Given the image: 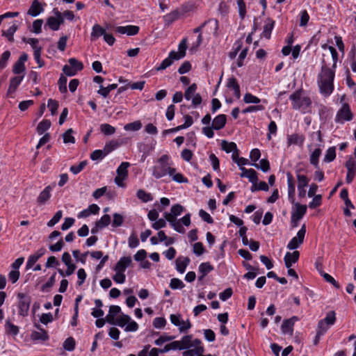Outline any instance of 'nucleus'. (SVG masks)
Instances as JSON below:
<instances>
[{
    "instance_id": "1",
    "label": "nucleus",
    "mask_w": 356,
    "mask_h": 356,
    "mask_svg": "<svg viewBox=\"0 0 356 356\" xmlns=\"http://www.w3.org/2000/svg\"><path fill=\"white\" fill-rule=\"evenodd\" d=\"M334 72L329 68L325 60H323L321 73L318 74V86L320 91L325 96L330 95L334 90Z\"/></svg>"
},
{
    "instance_id": "2",
    "label": "nucleus",
    "mask_w": 356,
    "mask_h": 356,
    "mask_svg": "<svg viewBox=\"0 0 356 356\" xmlns=\"http://www.w3.org/2000/svg\"><path fill=\"white\" fill-rule=\"evenodd\" d=\"M170 157L167 154L162 155L158 160L157 164L153 167L152 175L156 179L161 178L166 175H173L176 169L171 168L169 163Z\"/></svg>"
},
{
    "instance_id": "3",
    "label": "nucleus",
    "mask_w": 356,
    "mask_h": 356,
    "mask_svg": "<svg viewBox=\"0 0 356 356\" xmlns=\"http://www.w3.org/2000/svg\"><path fill=\"white\" fill-rule=\"evenodd\" d=\"M302 90H298L289 97V99L293 102V108L295 110L301 108H306L312 104V101L309 97H302Z\"/></svg>"
},
{
    "instance_id": "4",
    "label": "nucleus",
    "mask_w": 356,
    "mask_h": 356,
    "mask_svg": "<svg viewBox=\"0 0 356 356\" xmlns=\"http://www.w3.org/2000/svg\"><path fill=\"white\" fill-rule=\"evenodd\" d=\"M19 298V314L22 316H26L29 313L31 298L29 295L23 293L17 294Z\"/></svg>"
},
{
    "instance_id": "5",
    "label": "nucleus",
    "mask_w": 356,
    "mask_h": 356,
    "mask_svg": "<svg viewBox=\"0 0 356 356\" xmlns=\"http://www.w3.org/2000/svg\"><path fill=\"white\" fill-rule=\"evenodd\" d=\"M353 118V115L350 111V106L345 103L337 113L335 121L338 123H343L344 121H350Z\"/></svg>"
},
{
    "instance_id": "6",
    "label": "nucleus",
    "mask_w": 356,
    "mask_h": 356,
    "mask_svg": "<svg viewBox=\"0 0 356 356\" xmlns=\"http://www.w3.org/2000/svg\"><path fill=\"white\" fill-rule=\"evenodd\" d=\"M305 234L306 225L303 224L300 229L298 232L297 236L292 238L288 243L287 248L289 250H295L298 248L303 243Z\"/></svg>"
},
{
    "instance_id": "7",
    "label": "nucleus",
    "mask_w": 356,
    "mask_h": 356,
    "mask_svg": "<svg viewBox=\"0 0 356 356\" xmlns=\"http://www.w3.org/2000/svg\"><path fill=\"white\" fill-rule=\"evenodd\" d=\"M299 320L298 317L293 316L290 318L284 320L281 326V330L283 334H288L290 336H293V327L295 322Z\"/></svg>"
},
{
    "instance_id": "8",
    "label": "nucleus",
    "mask_w": 356,
    "mask_h": 356,
    "mask_svg": "<svg viewBox=\"0 0 356 356\" xmlns=\"http://www.w3.org/2000/svg\"><path fill=\"white\" fill-rule=\"evenodd\" d=\"M35 327L40 331H33L31 334V339L33 341H45L48 340L49 336L47 332L42 329L39 324H35Z\"/></svg>"
},
{
    "instance_id": "9",
    "label": "nucleus",
    "mask_w": 356,
    "mask_h": 356,
    "mask_svg": "<svg viewBox=\"0 0 356 356\" xmlns=\"http://www.w3.org/2000/svg\"><path fill=\"white\" fill-rule=\"evenodd\" d=\"M115 31L120 34H127V35H135L139 31L138 26L128 25L126 26H117L115 28Z\"/></svg>"
},
{
    "instance_id": "10",
    "label": "nucleus",
    "mask_w": 356,
    "mask_h": 356,
    "mask_svg": "<svg viewBox=\"0 0 356 356\" xmlns=\"http://www.w3.org/2000/svg\"><path fill=\"white\" fill-rule=\"evenodd\" d=\"M132 264V259L130 256L129 257H122L120 259V260L117 262L114 270L115 272H122L124 273L126 268L131 266Z\"/></svg>"
},
{
    "instance_id": "11",
    "label": "nucleus",
    "mask_w": 356,
    "mask_h": 356,
    "mask_svg": "<svg viewBox=\"0 0 356 356\" xmlns=\"http://www.w3.org/2000/svg\"><path fill=\"white\" fill-rule=\"evenodd\" d=\"M286 177H287L289 200L291 201V202L292 204H294V201H295L294 197H295V191H296L294 179H293L292 175L291 174V172H287Z\"/></svg>"
},
{
    "instance_id": "12",
    "label": "nucleus",
    "mask_w": 356,
    "mask_h": 356,
    "mask_svg": "<svg viewBox=\"0 0 356 356\" xmlns=\"http://www.w3.org/2000/svg\"><path fill=\"white\" fill-rule=\"evenodd\" d=\"M44 11L42 4L38 0H33L32 3L27 11V15L36 17Z\"/></svg>"
},
{
    "instance_id": "13",
    "label": "nucleus",
    "mask_w": 356,
    "mask_h": 356,
    "mask_svg": "<svg viewBox=\"0 0 356 356\" xmlns=\"http://www.w3.org/2000/svg\"><path fill=\"white\" fill-rule=\"evenodd\" d=\"M299 257L300 252L298 250H295L292 253L286 252L284 258L286 267L289 268L293 264H295L298 261Z\"/></svg>"
},
{
    "instance_id": "14",
    "label": "nucleus",
    "mask_w": 356,
    "mask_h": 356,
    "mask_svg": "<svg viewBox=\"0 0 356 356\" xmlns=\"http://www.w3.org/2000/svg\"><path fill=\"white\" fill-rule=\"evenodd\" d=\"M242 173L241 174V177H248L249 181L252 184H257L258 181L257 173L254 169H246L244 167L240 168Z\"/></svg>"
},
{
    "instance_id": "15",
    "label": "nucleus",
    "mask_w": 356,
    "mask_h": 356,
    "mask_svg": "<svg viewBox=\"0 0 356 356\" xmlns=\"http://www.w3.org/2000/svg\"><path fill=\"white\" fill-rule=\"evenodd\" d=\"M177 60L175 56V51H172L170 52L168 57L164 59L159 67L156 68V71H162L165 70L168 67L170 66L173 60Z\"/></svg>"
},
{
    "instance_id": "16",
    "label": "nucleus",
    "mask_w": 356,
    "mask_h": 356,
    "mask_svg": "<svg viewBox=\"0 0 356 356\" xmlns=\"http://www.w3.org/2000/svg\"><path fill=\"white\" fill-rule=\"evenodd\" d=\"M227 116L225 114L217 115L213 120L212 127L215 130H220L226 124Z\"/></svg>"
},
{
    "instance_id": "17",
    "label": "nucleus",
    "mask_w": 356,
    "mask_h": 356,
    "mask_svg": "<svg viewBox=\"0 0 356 356\" xmlns=\"http://www.w3.org/2000/svg\"><path fill=\"white\" fill-rule=\"evenodd\" d=\"M296 210L292 211L291 216L297 219L301 220L307 212V207L305 204L295 203Z\"/></svg>"
},
{
    "instance_id": "18",
    "label": "nucleus",
    "mask_w": 356,
    "mask_h": 356,
    "mask_svg": "<svg viewBox=\"0 0 356 356\" xmlns=\"http://www.w3.org/2000/svg\"><path fill=\"white\" fill-rule=\"evenodd\" d=\"M23 79L24 76H17L10 79L9 87L7 91L8 95H11L15 92Z\"/></svg>"
},
{
    "instance_id": "19",
    "label": "nucleus",
    "mask_w": 356,
    "mask_h": 356,
    "mask_svg": "<svg viewBox=\"0 0 356 356\" xmlns=\"http://www.w3.org/2000/svg\"><path fill=\"white\" fill-rule=\"evenodd\" d=\"M274 25L275 21L270 18H268L266 21L265 25L264 26V30L261 36L266 38V39H270Z\"/></svg>"
},
{
    "instance_id": "20",
    "label": "nucleus",
    "mask_w": 356,
    "mask_h": 356,
    "mask_svg": "<svg viewBox=\"0 0 356 356\" xmlns=\"http://www.w3.org/2000/svg\"><path fill=\"white\" fill-rule=\"evenodd\" d=\"M44 252H45V250L42 248L40 250H38L34 254L29 256V259L26 263V268H31L38 261V260L42 256H43Z\"/></svg>"
},
{
    "instance_id": "21",
    "label": "nucleus",
    "mask_w": 356,
    "mask_h": 356,
    "mask_svg": "<svg viewBox=\"0 0 356 356\" xmlns=\"http://www.w3.org/2000/svg\"><path fill=\"white\" fill-rule=\"evenodd\" d=\"M51 187L47 186L39 195L37 202L39 204H44L51 197Z\"/></svg>"
},
{
    "instance_id": "22",
    "label": "nucleus",
    "mask_w": 356,
    "mask_h": 356,
    "mask_svg": "<svg viewBox=\"0 0 356 356\" xmlns=\"http://www.w3.org/2000/svg\"><path fill=\"white\" fill-rule=\"evenodd\" d=\"M179 52L175 51V56L177 57V60H179L184 58L186 56V51L187 49V38H184L180 42L179 47Z\"/></svg>"
},
{
    "instance_id": "23",
    "label": "nucleus",
    "mask_w": 356,
    "mask_h": 356,
    "mask_svg": "<svg viewBox=\"0 0 356 356\" xmlns=\"http://www.w3.org/2000/svg\"><path fill=\"white\" fill-rule=\"evenodd\" d=\"M190 262L188 257H184L183 259L179 257L176 259V268L180 273H184L186 266Z\"/></svg>"
},
{
    "instance_id": "24",
    "label": "nucleus",
    "mask_w": 356,
    "mask_h": 356,
    "mask_svg": "<svg viewBox=\"0 0 356 356\" xmlns=\"http://www.w3.org/2000/svg\"><path fill=\"white\" fill-rule=\"evenodd\" d=\"M181 15V13L179 11V10H175L171 13L167 14L163 17L165 23L168 25L172 24L174 21L179 19Z\"/></svg>"
},
{
    "instance_id": "25",
    "label": "nucleus",
    "mask_w": 356,
    "mask_h": 356,
    "mask_svg": "<svg viewBox=\"0 0 356 356\" xmlns=\"http://www.w3.org/2000/svg\"><path fill=\"white\" fill-rule=\"evenodd\" d=\"M18 29V26L15 24H13L7 31H2V36L6 37L10 42L14 41V33Z\"/></svg>"
},
{
    "instance_id": "26",
    "label": "nucleus",
    "mask_w": 356,
    "mask_h": 356,
    "mask_svg": "<svg viewBox=\"0 0 356 356\" xmlns=\"http://www.w3.org/2000/svg\"><path fill=\"white\" fill-rule=\"evenodd\" d=\"M321 154V150L320 148H316L314 151L311 154L309 161L312 165H313L315 168L319 169L318 166V159Z\"/></svg>"
},
{
    "instance_id": "27",
    "label": "nucleus",
    "mask_w": 356,
    "mask_h": 356,
    "mask_svg": "<svg viewBox=\"0 0 356 356\" xmlns=\"http://www.w3.org/2000/svg\"><path fill=\"white\" fill-rule=\"evenodd\" d=\"M305 140V137L302 135H299L298 134H293L289 136L288 138V143L289 145H302Z\"/></svg>"
},
{
    "instance_id": "28",
    "label": "nucleus",
    "mask_w": 356,
    "mask_h": 356,
    "mask_svg": "<svg viewBox=\"0 0 356 356\" xmlns=\"http://www.w3.org/2000/svg\"><path fill=\"white\" fill-rule=\"evenodd\" d=\"M51 121L49 120H43L37 127L36 131L39 135L43 134L51 127Z\"/></svg>"
},
{
    "instance_id": "29",
    "label": "nucleus",
    "mask_w": 356,
    "mask_h": 356,
    "mask_svg": "<svg viewBox=\"0 0 356 356\" xmlns=\"http://www.w3.org/2000/svg\"><path fill=\"white\" fill-rule=\"evenodd\" d=\"M130 166L129 162H122L117 169V175L120 176L122 178H127L128 170L127 168Z\"/></svg>"
},
{
    "instance_id": "30",
    "label": "nucleus",
    "mask_w": 356,
    "mask_h": 356,
    "mask_svg": "<svg viewBox=\"0 0 356 356\" xmlns=\"http://www.w3.org/2000/svg\"><path fill=\"white\" fill-rule=\"evenodd\" d=\"M345 166L347 169V172L356 175V161L352 156H350L346 161Z\"/></svg>"
},
{
    "instance_id": "31",
    "label": "nucleus",
    "mask_w": 356,
    "mask_h": 356,
    "mask_svg": "<svg viewBox=\"0 0 356 356\" xmlns=\"http://www.w3.org/2000/svg\"><path fill=\"white\" fill-rule=\"evenodd\" d=\"M106 31L105 29H103L100 25L99 24H95L92 27V33H91V38L92 40L98 38L101 35H104L105 34Z\"/></svg>"
},
{
    "instance_id": "32",
    "label": "nucleus",
    "mask_w": 356,
    "mask_h": 356,
    "mask_svg": "<svg viewBox=\"0 0 356 356\" xmlns=\"http://www.w3.org/2000/svg\"><path fill=\"white\" fill-rule=\"evenodd\" d=\"M117 87H118V85L116 83L110 84L107 87H104V86H101L100 89L98 90L97 92L99 95H101L102 97H106L108 95L109 92L111 90L116 89Z\"/></svg>"
},
{
    "instance_id": "33",
    "label": "nucleus",
    "mask_w": 356,
    "mask_h": 356,
    "mask_svg": "<svg viewBox=\"0 0 356 356\" xmlns=\"http://www.w3.org/2000/svg\"><path fill=\"white\" fill-rule=\"evenodd\" d=\"M222 149L225 151L227 153H230L234 152L236 149H237L236 145L234 142H227L226 140H222L221 143Z\"/></svg>"
},
{
    "instance_id": "34",
    "label": "nucleus",
    "mask_w": 356,
    "mask_h": 356,
    "mask_svg": "<svg viewBox=\"0 0 356 356\" xmlns=\"http://www.w3.org/2000/svg\"><path fill=\"white\" fill-rule=\"evenodd\" d=\"M22 41L31 44L34 51L36 50L42 51V47L38 46L39 41L37 38H27L26 37H23Z\"/></svg>"
},
{
    "instance_id": "35",
    "label": "nucleus",
    "mask_w": 356,
    "mask_h": 356,
    "mask_svg": "<svg viewBox=\"0 0 356 356\" xmlns=\"http://www.w3.org/2000/svg\"><path fill=\"white\" fill-rule=\"evenodd\" d=\"M213 270V266L209 262L202 263L199 266V272L206 276Z\"/></svg>"
},
{
    "instance_id": "36",
    "label": "nucleus",
    "mask_w": 356,
    "mask_h": 356,
    "mask_svg": "<svg viewBox=\"0 0 356 356\" xmlns=\"http://www.w3.org/2000/svg\"><path fill=\"white\" fill-rule=\"evenodd\" d=\"M111 223V217L108 214L104 215L99 220L96 221V225L100 229L107 227Z\"/></svg>"
},
{
    "instance_id": "37",
    "label": "nucleus",
    "mask_w": 356,
    "mask_h": 356,
    "mask_svg": "<svg viewBox=\"0 0 356 356\" xmlns=\"http://www.w3.org/2000/svg\"><path fill=\"white\" fill-rule=\"evenodd\" d=\"M74 131L72 129H68L63 134V138L64 143H75V138L72 136Z\"/></svg>"
},
{
    "instance_id": "38",
    "label": "nucleus",
    "mask_w": 356,
    "mask_h": 356,
    "mask_svg": "<svg viewBox=\"0 0 356 356\" xmlns=\"http://www.w3.org/2000/svg\"><path fill=\"white\" fill-rule=\"evenodd\" d=\"M131 321V317L127 314H121L119 317L116 318L115 324L120 327H124Z\"/></svg>"
},
{
    "instance_id": "39",
    "label": "nucleus",
    "mask_w": 356,
    "mask_h": 356,
    "mask_svg": "<svg viewBox=\"0 0 356 356\" xmlns=\"http://www.w3.org/2000/svg\"><path fill=\"white\" fill-rule=\"evenodd\" d=\"M46 26H48L52 31H58L59 29L57 18L55 17H49L47 19Z\"/></svg>"
},
{
    "instance_id": "40",
    "label": "nucleus",
    "mask_w": 356,
    "mask_h": 356,
    "mask_svg": "<svg viewBox=\"0 0 356 356\" xmlns=\"http://www.w3.org/2000/svg\"><path fill=\"white\" fill-rule=\"evenodd\" d=\"M101 131L106 136L113 135L115 132V128L109 124H102L100 126Z\"/></svg>"
},
{
    "instance_id": "41",
    "label": "nucleus",
    "mask_w": 356,
    "mask_h": 356,
    "mask_svg": "<svg viewBox=\"0 0 356 356\" xmlns=\"http://www.w3.org/2000/svg\"><path fill=\"white\" fill-rule=\"evenodd\" d=\"M68 62L70 67L75 70L76 74L78 71H81L83 68V63L74 58H70Z\"/></svg>"
},
{
    "instance_id": "42",
    "label": "nucleus",
    "mask_w": 356,
    "mask_h": 356,
    "mask_svg": "<svg viewBox=\"0 0 356 356\" xmlns=\"http://www.w3.org/2000/svg\"><path fill=\"white\" fill-rule=\"evenodd\" d=\"M335 312L334 311L329 312L325 318L321 320L327 325H333L336 321V316H335Z\"/></svg>"
},
{
    "instance_id": "43",
    "label": "nucleus",
    "mask_w": 356,
    "mask_h": 356,
    "mask_svg": "<svg viewBox=\"0 0 356 356\" xmlns=\"http://www.w3.org/2000/svg\"><path fill=\"white\" fill-rule=\"evenodd\" d=\"M191 339V335H186L183 337L181 341H179L182 347V350L189 348L193 346Z\"/></svg>"
},
{
    "instance_id": "44",
    "label": "nucleus",
    "mask_w": 356,
    "mask_h": 356,
    "mask_svg": "<svg viewBox=\"0 0 356 356\" xmlns=\"http://www.w3.org/2000/svg\"><path fill=\"white\" fill-rule=\"evenodd\" d=\"M75 340L73 337H68L63 343V348L67 351H72L75 348Z\"/></svg>"
},
{
    "instance_id": "45",
    "label": "nucleus",
    "mask_w": 356,
    "mask_h": 356,
    "mask_svg": "<svg viewBox=\"0 0 356 356\" xmlns=\"http://www.w3.org/2000/svg\"><path fill=\"white\" fill-rule=\"evenodd\" d=\"M297 180H298V188H305L307 186L309 179L307 178L306 175L298 174L297 175Z\"/></svg>"
},
{
    "instance_id": "46",
    "label": "nucleus",
    "mask_w": 356,
    "mask_h": 356,
    "mask_svg": "<svg viewBox=\"0 0 356 356\" xmlns=\"http://www.w3.org/2000/svg\"><path fill=\"white\" fill-rule=\"evenodd\" d=\"M184 119H185V122L181 124V125H179L175 128H173V130H181V129H186V128H188L189 127H191L193 123V118L191 115H186L184 116Z\"/></svg>"
},
{
    "instance_id": "47",
    "label": "nucleus",
    "mask_w": 356,
    "mask_h": 356,
    "mask_svg": "<svg viewBox=\"0 0 356 356\" xmlns=\"http://www.w3.org/2000/svg\"><path fill=\"white\" fill-rule=\"evenodd\" d=\"M336 157V149L334 147H330L324 156V161L325 162H331Z\"/></svg>"
},
{
    "instance_id": "48",
    "label": "nucleus",
    "mask_w": 356,
    "mask_h": 356,
    "mask_svg": "<svg viewBox=\"0 0 356 356\" xmlns=\"http://www.w3.org/2000/svg\"><path fill=\"white\" fill-rule=\"evenodd\" d=\"M252 165H254L257 168H260L261 170L264 172H266L270 170L269 161L266 159H261L259 162V165L257 163H253Z\"/></svg>"
},
{
    "instance_id": "49",
    "label": "nucleus",
    "mask_w": 356,
    "mask_h": 356,
    "mask_svg": "<svg viewBox=\"0 0 356 356\" xmlns=\"http://www.w3.org/2000/svg\"><path fill=\"white\" fill-rule=\"evenodd\" d=\"M67 78L63 74L60 76L58 79V88L61 93H66L67 92Z\"/></svg>"
},
{
    "instance_id": "50",
    "label": "nucleus",
    "mask_w": 356,
    "mask_h": 356,
    "mask_svg": "<svg viewBox=\"0 0 356 356\" xmlns=\"http://www.w3.org/2000/svg\"><path fill=\"white\" fill-rule=\"evenodd\" d=\"M197 90V84L193 83L191 84L186 90L184 92V97L186 100H190L192 97V96L195 94V91Z\"/></svg>"
},
{
    "instance_id": "51",
    "label": "nucleus",
    "mask_w": 356,
    "mask_h": 356,
    "mask_svg": "<svg viewBox=\"0 0 356 356\" xmlns=\"http://www.w3.org/2000/svg\"><path fill=\"white\" fill-rule=\"evenodd\" d=\"M322 204V195H316L315 196H313V200L312 202L309 204V207L310 209H316L318 207H320Z\"/></svg>"
},
{
    "instance_id": "52",
    "label": "nucleus",
    "mask_w": 356,
    "mask_h": 356,
    "mask_svg": "<svg viewBox=\"0 0 356 356\" xmlns=\"http://www.w3.org/2000/svg\"><path fill=\"white\" fill-rule=\"evenodd\" d=\"M106 153L104 149H97L92 152L90 154V159L93 161L102 159L104 157L106 156Z\"/></svg>"
},
{
    "instance_id": "53",
    "label": "nucleus",
    "mask_w": 356,
    "mask_h": 356,
    "mask_svg": "<svg viewBox=\"0 0 356 356\" xmlns=\"http://www.w3.org/2000/svg\"><path fill=\"white\" fill-rule=\"evenodd\" d=\"M113 220L112 222V226L113 227H120L121 225H122L123 222H124V218L121 214L115 213L113 215Z\"/></svg>"
},
{
    "instance_id": "54",
    "label": "nucleus",
    "mask_w": 356,
    "mask_h": 356,
    "mask_svg": "<svg viewBox=\"0 0 356 356\" xmlns=\"http://www.w3.org/2000/svg\"><path fill=\"white\" fill-rule=\"evenodd\" d=\"M142 127L140 121H135L131 123L127 124L124 126V129L127 131H138Z\"/></svg>"
},
{
    "instance_id": "55",
    "label": "nucleus",
    "mask_w": 356,
    "mask_h": 356,
    "mask_svg": "<svg viewBox=\"0 0 356 356\" xmlns=\"http://www.w3.org/2000/svg\"><path fill=\"white\" fill-rule=\"evenodd\" d=\"M243 101L246 104H259L261 102V99L251 93H246L244 95Z\"/></svg>"
},
{
    "instance_id": "56",
    "label": "nucleus",
    "mask_w": 356,
    "mask_h": 356,
    "mask_svg": "<svg viewBox=\"0 0 356 356\" xmlns=\"http://www.w3.org/2000/svg\"><path fill=\"white\" fill-rule=\"evenodd\" d=\"M321 275L323 277L326 282L332 284L335 288L339 289V284L328 273L320 271Z\"/></svg>"
},
{
    "instance_id": "57",
    "label": "nucleus",
    "mask_w": 356,
    "mask_h": 356,
    "mask_svg": "<svg viewBox=\"0 0 356 356\" xmlns=\"http://www.w3.org/2000/svg\"><path fill=\"white\" fill-rule=\"evenodd\" d=\"M10 56V52L9 51H4L0 58V70L4 69L7 65V62Z\"/></svg>"
},
{
    "instance_id": "58",
    "label": "nucleus",
    "mask_w": 356,
    "mask_h": 356,
    "mask_svg": "<svg viewBox=\"0 0 356 356\" xmlns=\"http://www.w3.org/2000/svg\"><path fill=\"white\" fill-rule=\"evenodd\" d=\"M87 165V161H83L79 163L77 165H72L70 167V171L74 174L77 175Z\"/></svg>"
},
{
    "instance_id": "59",
    "label": "nucleus",
    "mask_w": 356,
    "mask_h": 356,
    "mask_svg": "<svg viewBox=\"0 0 356 356\" xmlns=\"http://www.w3.org/2000/svg\"><path fill=\"white\" fill-rule=\"evenodd\" d=\"M137 197L144 202H147L152 200L151 195L142 189H139L137 191Z\"/></svg>"
},
{
    "instance_id": "60",
    "label": "nucleus",
    "mask_w": 356,
    "mask_h": 356,
    "mask_svg": "<svg viewBox=\"0 0 356 356\" xmlns=\"http://www.w3.org/2000/svg\"><path fill=\"white\" fill-rule=\"evenodd\" d=\"M63 216V212L62 211H58L53 218L47 222L48 227H53L54 226L58 221L61 219Z\"/></svg>"
},
{
    "instance_id": "61",
    "label": "nucleus",
    "mask_w": 356,
    "mask_h": 356,
    "mask_svg": "<svg viewBox=\"0 0 356 356\" xmlns=\"http://www.w3.org/2000/svg\"><path fill=\"white\" fill-rule=\"evenodd\" d=\"M184 286L183 282L178 278H172L170 280V287L172 289H183Z\"/></svg>"
},
{
    "instance_id": "62",
    "label": "nucleus",
    "mask_w": 356,
    "mask_h": 356,
    "mask_svg": "<svg viewBox=\"0 0 356 356\" xmlns=\"http://www.w3.org/2000/svg\"><path fill=\"white\" fill-rule=\"evenodd\" d=\"M25 65L21 62L16 61L13 67V72L15 74H19L25 71Z\"/></svg>"
},
{
    "instance_id": "63",
    "label": "nucleus",
    "mask_w": 356,
    "mask_h": 356,
    "mask_svg": "<svg viewBox=\"0 0 356 356\" xmlns=\"http://www.w3.org/2000/svg\"><path fill=\"white\" fill-rule=\"evenodd\" d=\"M6 327L7 332L13 335H17L19 332V328L17 326L13 324L10 321H7L6 323Z\"/></svg>"
},
{
    "instance_id": "64",
    "label": "nucleus",
    "mask_w": 356,
    "mask_h": 356,
    "mask_svg": "<svg viewBox=\"0 0 356 356\" xmlns=\"http://www.w3.org/2000/svg\"><path fill=\"white\" fill-rule=\"evenodd\" d=\"M237 5L238 7L239 16L243 19L246 14V6L243 0H237Z\"/></svg>"
}]
</instances>
